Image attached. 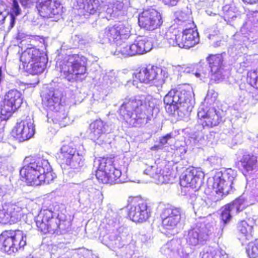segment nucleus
Listing matches in <instances>:
<instances>
[{
    "label": "nucleus",
    "instance_id": "obj_34",
    "mask_svg": "<svg viewBox=\"0 0 258 258\" xmlns=\"http://www.w3.org/2000/svg\"><path fill=\"white\" fill-rule=\"evenodd\" d=\"M76 148L74 147L73 143H69L67 145H63L56 154V159L58 162L62 167V164L69 161L71 157L76 154Z\"/></svg>",
    "mask_w": 258,
    "mask_h": 258
},
{
    "label": "nucleus",
    "instance_id": "obj_20",
    "mask_svg": "<svg viewBox=\"0 0 258 258\" xmlns=\"http://www.w3.org/2000/svg\"><path fill=\"white\" fill-rule=\"evenodd\" d=\"M35 133L34 121L30 117L18 121L12 132V136L19 142H23L32 138Z\"/></svg>",
    "mask_w": 258,
    "mask_h": 258
},
{
    "label": "nucleus",
    "instance_id": "obj_17",
    "mask_svg": "<svg viewBox=\"0 0 258 258\" xmlns=\"http://www.w3.org/2000/svg\"><path fill=\"white\" fill-rule=\"evenodd\" d=\"M36 8L41 17L52 19V21L59 20L63 13V7L60 4L51 0H39Z\"/></svg>",
    "mask_w": 258,
    "mask_h": 258
},
{
    "label": "nucleus",
    "instance_id": "obj_43",
    "mask_svg": "<svg viewBox=\"0 0 258 258\" xmlns=\"http://www.w3.org/2000/svg\"><path fill=\"white\" fill-rule=\"evenodd\" d=\"M252 63V58L250 55L240 56L235 66L237 72L242 74L246 68L250 67Z\"/></svg>",
    "mask_w": 258,
    "mask_h": 258
},
{
    "label": "nucleus",
    "instance_id": "obj_11",
    "mask_svg": "<svg viewBox=\"0 0 258 258\" xmlns=\"http://www.w3.org/2000/svg\"><path fill=\"white\" fill-rule=\"evenodd\" d=\"M78 3L80 9L89 14L106 11L111 15H115L123 6L122 2L116 0H78Z\"/></svg>",
    "mask_w": 258,
    "mask_h": 258
},
{
    "label": "nucleus",
    "instance_id": "obj_54",
    "mask_svg": "<svg viewBox=\"0 0 258 258\" xmlns=\"http://www.w3.org/2000/svg\"><path fill=\"white\" fill-rule=\"evenodd\" d=\"M100 191L95 188H91V190L88 191V201L90 203H94L97 197L99 196Z\"/></svg>",
    "mask_w": 258,
    "mask_h": 258
},
{
    "label": "nucleus",
    "instance_id": "obj_63",
    "mask_svg": "<svg viewBox=\"0 0 258 258\" xmlns=\"http://www.w3.org/2000/svg\"><path fill=\"white\" fill-rule=\"evenodd\" d=\"M3 78L4 77H3V74H2V68H0V82L3 79Z\"/></svg>",
    "mask_w": 258,
    "mask_h": 258
},
{
    "label": "nucleus",
    "instance_id": "obj_32",
    "mask_svg": "<svg viewBox=\"0 0 258 258\" xmlns=\"http://www.w3.org/2000/svg\"><path fill=\"white\" fill-rule=\"evenodd\" d=\"M144 172L153 178H158L162 183L167 182L169 180V176L170 173L167 168H164L163 169L161 166L158 167L155 165L147 167Z\"/></svg>",
    "mask_w": 258,
    "mask_h": 258
},
{
    "label": "nucleus",
    "instance_id": "obj_37",
    "mask_svg": "<svg viewBox=\"0 0 258 258\" xmlns=\"http://www.w3.org/2000/svg\"><path fill=\"white\" fill-rule=\"evenodd\" d=\"M47 62V57L41 56V60H37L29 64L25 65V71L32 75H38L42 73Z\"/></svg>",
    "mask_w": 258,
    "mask_h": 258
},
{
    "label": "nucleus",
    "instance_id": "obj_10",
    "mask_svg": "<svg viewBox=\"0 0 258 258\" xmlns=\"http://www.w3.org/2000/svg\"><path fill=\"white\" fill-rule=\"evenodd\" d=\"M217 93L213 90H209L203 104L198 109L197 115L199 122L203 127H211L218 124L220 117L216 110L213 107H205L206 105L211 106L217 100Z\"/></svg>",
    "mask_w": 258,
    "mask_h": 258
},
{
    "label": "nucleus",
    "instance_id": "obj_4",
    "mask_svg": "<svg viewBox=\"0 0 258 258\" xmlns=\"http://www.w3.org/2000/svg\"><path fill=\"white\" fill-rule=\"evenodd\" d=\"M193 91L179 87L170 90L164 96L165 109L169 114L177 112L181 117L188 115L195 104Z\"/></svg>",
    "mask_w": 258,
    "mask_h": 258
},
{
    "label": "nucleus",
    "instance_id": "obj_3",
    "mask_svg": "<svg viewBox=\"0 0 258 258\" xmlns=\"http://www.w3.org/2000/svg\"><path fill=\"white\" fill-rule=\"evenodd\" d=\"M20 170L21 176L32 185L49 184L54 176L47 159L42 157H27Z\"/></svg>",
    "mask_w": 258,
    "mask_h": 258
},
{
    "label": "nucleus",
    "instance_id": "obj_16",
    "mask_svg": "<svg viewBox=\"0 0 258 258\" xmlns=\"http://www.w3.org/2000/svg\"><path fill=\"white\" fill-rule=\"evenodd\" d=\"M128 207V216L135 222H145L151 216V208L143 199L134 200Z\"/></svg>",
    "mask_w": 258,
    "mask_h": 258
},
{
    "label": "nucleus",
    "instance_id": "obj_51",
    "mask_svg": "<svg viewBox=\"0 0 258 258\" xmlns=\"http://www.w3.org/2000/svg\"><path fill=\"white\" fill-rule=\"evenodd\" d=\"M246 252L250 258H258V241L250 242L248 245Z\"/></svg>",
    "mask_w": 258,
    "mask_h": 258
},
{
    "label": "nucleus",
    "instance_id": "obj_24",
    "mask_svg": "<svg viewBox=\"0 0 258 258\" xmlns=\"http://www.w3.org/2000/svg\"><path fill=\"white\" fill-rule=\"evenodd\" d=\"M247 206V204L244 197L241 196L231 203L222 207L220 217L223 224L229 222L232 215L242 211Z\"/></svg>",
    "mask_w": 258,
    "mask_h": 258
},
{
    "label": "nucleus",
    "instance_id": "obj_28",
    "mask_svg": "<svg viewBox=\"0 0 258 258\" xmlns=\"http://www.w3.org/2000/svg\"><path fill=\"white\" fill-rule=\"evenodd\" d=\"M184 72L186 74H193L201 80L207 78L212 79V74L206 60H201L199 63L191 65L186 68Z\"/></svg>",
    "mask_w": 258,
    "mask_h": 258
},
{
    "label": "nucleus",
    "instance_id": "obj_41",
    "mask_svg": "<svg viewBox=\"0 0 258 258\" xmlns=\"http://www.w3.org/2000/svg\"><path fill=\"white\" fill-rule=\"evenodd\" d=\"M202 258H227L228 254L221 249L212 246H206L201 252Z\"/></svg>",
    "mask_w": 258,
    "mask_h": 258
},
{
    "label": "nucleus",
    "instance_id": "obj_12",
    "mask_svg": "<svg viewBox=\"0 0 258 258\" xmlns=\"http://www.w3.org/2000/svg\"><path fill=\"white\" fill-rule=\"evenodd\" d=\"M131 26L123 24H117L109 26L99 32L98 38L102 44L115 43L118 46H122L124 40L131 36Z\"/></svg>",
    "mask_w": 258,
    "mask_h": 258
},
{
    "label": "nucleus",
    "instance_id": "obj_61",
    "mask_svg": "<svg viewBox=\"0 0 258 258\" xmlns=\"http://www.w3.org/2000/svg\"><path fill=\"white\" fill-rule=\"evenodd\" d=\"M218 31H215L214 34L209 33L208 37L209 39H213L214 37H215L218 34Z\"/></svg>",
    "mask_w": 258,
    "mask_h": 258
},
{
    "label": "nucleus",
    "instance_id": "obj_21",
    "mask_svg": "<svg viewBox=\"0 0 258 258\" xmlns=\"http://www.w3.org/2000/svg\"><path fill=\"white\" fill-rule=\"evenodd\" d=\"M205 174L200 168L190 167L182 174L180 183L181 186L199 188L202 185Z\"/></svg>",
    "mask_w": 258,
    "mask_h": 258
},
{
    "label": "nucleus",
    "instance_id": "obj_46",
    "mask_svg": "<svg viewBox=\"0 0 258 258\" xmlns=\"http://www.w3.org/2000/svg\"><path fill=\"white\" fill-rule=\"evenodd\" d=\"M162 220V225L164 229L170 230H174L180 224L181 217L174 218H166Z\"/></svg>",
    "mask_w": 258,
    "mask_h": 258
},
{
    "label": "nucleus",
    "instance_id": "obj_45",
    "mask_svg": "<svg viewBox=\"0 0 258 258\" xmlns=\"http://www.w3.org/2000/svg\"><path fill=\"white\" fill-rule=\"evenodd\" d=\"M140 47H141L142 52L145 54L150 51L153 47V43L150 38L144 36H138L137 37Z\"/></svg>",
    "mask_w": 258,
    "mask_h": 258
},
{
    "label": "nucleus",
    "instance_id": "obj_60",
    "mask_svg": "<svg viewBox=\"0 0 258 258\" xmlns=\"http://www.w3.org/2000/svg\"><path fill=\"white\" fill-rule=\"evenodd\" d=\"M248 19H249L248 22H250L253 25H255L258 22V19L256 17H254V16L253 15L252 17L249 16Z\"/></svg>",
    "mask_w": 258,
    "mask_h": 258
},
{
    "label": "nucleus",
    "instance_id": "obj_58",
    "mask_svg": "<svg viewBox=\"0 0 258 258\" xmlns=\"http://www.w3.org/2000/svg\"><path fill=\"white\" fill-rule=\"evenodd\" d=\"M22 6L26 8L31 7L33 5V0H19Z\"/></svg>",
    "mask_w": 258,
    "mask_h": 258
},
{
    "label": "nucleus",
    "instance_id": "obj_2",
    "mask_svg": "<svg viewBox=\"0 0 258 258\" xmlns=\"http://www.w3.org/2000/svg\"><path fill=\"white\" fill-rule=\"evenodd\" d=\"M63 206L55 203L49 209H42L35 217L36 225L43 233L63 234L71 228V222L62 213Z\"/></svg>",
    "mask_w": 258,
    "mask_h": 258
},
{
    "label": "nucleus",
    "instance_id": "obj_49",
    "mask_svg": "<svg viewBox=\"0 0 258 258\" xmlns=\"http://www.w3.org/2000/svg\"><path fill=\"white\" fill-rule=\"evenodd\" d=\"M116 81V75L113 71H110L106 73L103 76L102 86L103 87L107 88L109 85H112Z\"/></svg>",
    "mask_w": 258,
    "mask_h": 258
},
{
    "label": "nucleus",
    "instance_id": "obj_29",
    "mask_svg": "<svg viewBox=\"0 0 258 258\" xmlns=\"http://www.w3.org/2000/svg\"><path fill=\"white\" fill-rule=\"evenodd\" d=\"M89 137L91 140L96 142L100 140L103 141L105 134L108 131V126L101 119H97L92 122L90 125Z\"/></svg>",
    "mask_w": 258,
    "mask_h": 258
},
{
    "label": "nucleus",
    "instance_id": "obj_56",
    "mask_svg": "<svg viewBox=\"0 0 258 258\" xmlns=\"http://www.w3.org/2000/svg\"><path fill=\"white\" fill-rule=\"evenodd\" d=\"M208 161L212 165L215 166H220L221 165V158L218 156H211L208 158Z\"/></svg>",
    "mask_w": 258,
    "mask_h": 258
},
{
    "label": "nucleus",
    "instance_id": "obj_18",
    "mask_svg": "<svg viewBox=\"0 0 258 258\" xmlns=\"http://www.w3.org/2000/svg\"><path fill=\"white\" fill-rule=\"evenodd\" d=\"M138 23L141 27L147 30L152 31L159 27L163 21L161 14L157 11L149 9L139 14Z\"/></svg>",
    "mask_w": 258,
    "mask_h": 258
},
{
    "label": "nucleus",
    "instance_id": "obj_22",
    "mask_svg": "<svg viewBox=\"0 0 258 258\" xmlns=\"http://www.w3.org/2000/svg\"><path fill=\"white\" fill-rule=\"evenodd\" d=\"M206 61L212 74V79L220 81L224 79L228 74L223 63V58L221 54L210 55Z\"/></svg>",
    "mask_w": 258,
    "mask_h": 258
},
{
    "label": "nucleus",
    "instance_id": "obj_15",
    "mask_svg": "<svg viewBox=\"0 0 258 258\" xmlns=\"http://www.w3.org/2000/svg\"><path fill=\"white\" fill-rule=\"evenodd\" d=\"M22 103L21 93L17 90H10L5 96L1 105V118L7 120L12 115Z\"/></svg>",
    "mask_w": 258,
    "mask_h": 258
},
{
    "label": "nucleus",
    "instance_id": "obj_19",
    "mask_svg": "<svg viewBox=\"0 0 258 258\" xmlns=\"http://www.w3.org/2000/svg\"><path fill=\"white\" fill-rule=\"evenodd\" d=\"M23 215L22 208L18 204L6 202L0 209V223H16L21 220Z\"/></svg>",
    "mask_w": 258,
    "mask_h": 258
},
{
    "label": "nucleus",
    "instance_id": "obj_57",
    "mask_svg": "<svg viewBox=\"0 0 258 258\" xmlns=\"http://www.w3.org/2000/svg\"><path fill=\"white\" fill-rule=\"evenodd\" d=\"M173 138L172 135L171 133L167 134L164 136L161 137L159 139V143L164 147V145L169 144V141Z\"/></svg>",
    "mask_w": 258,
    "mask_h": 258
},
{
    "label": "nucleus",
    "instance_id": "obj_42",
    "mask_svg": "<svg viewBox=\"0 0 258 258\" xmlns=\"http://www.w3.org/2000/svg\"><path fill=\"white\" fill-rule=\"evenodd\" d=\"M9 12L6 4L0 0V25H2L7 18L10 20V24L8 26V30H11L14 26L16 23V16L10 15L8 16Z\"/></svg>",
    "mask_w": 258,
    "mask_h": 258
},
{
    "label": "nucleus",
    "instance_id": "obj_35",
    "mask_svg": "<svg viewBox=\"0 0 258 258\" xmlns=\"http://www.w3.org/2000/svg\"><path fill=\"white\" fill-rule=\"evenodd\" d=\"M48 112L47 116L48 121L50 122V119L54 123H58L61 127L66 126L68 122L69 119L67 118V111L64 109V106L58 110L51 111Z\"/></svg>",
    "mask_w": 258,
    "mask_h": 258
},
{
    "label": "nucleus",
    "instance_id": "obj_1",
    "mask_svg": "<svg viewBox=\"0 0 258 258\" xmlns=\"http://www.w3.org/2000/svg\"><path fill=\"white\" fill-rule=\"evenodd\" d=\"M155 101L150 95L125 98L119 108V114L130 126L140 127L147 123V114L154 108Z\"/></svg>",
    "mask_w": 258,
    "mask_h": 258
},
{
    "label": "nucleus",
    "instance_id": "obj_8",
    "mask_svg": "<svg viewBox=\"0 0 258 258\" xmlns=\"http://www.w3.org/2000/svg\"><path fill=\"white\" fill-rule=\"evenodd\" d=\"M237 176V171L231 168L218 172L213 178L214 191L211 198L216 203L221 200L223 196L232 191L234 181Z\"/></svg>",
    "mask_w": 258,
    "mask_h": 258
},
{
    "label": "nucleus",
    "instance_id": "obj_27",
    "mask_svg": "<svg viewBox=\"0 0 258 258\" xmlns=\"http://www.w3.org/2000/svg\"><path fill=\"white\" fill-rule=\"evenodd\" d=\"M189 26L182 29L181 32V41L179 47L188 49L198 44L200 41L197 30Z\"/></svg>",
    "mask_w": 258,
    "mask_h": 258
},
{
    "label": "nucleus",
    "instance_id": "obj_33",
    "mask_svg": "<svg viewBox=\"0 0 258 258\" xmlns=\"http://www.w3.org/2000/svg\"><path fill=\"white\" fill-rule=\"evenodd\" d=\"M141 47L139 46L137 38L130 44H126L124 42L122 46H118L116 48L115 53H120L123 55L132 56L136 55L143 54Z\"/></svg>",
    "mask_w": 258,
    "mask_h": 258
},
{
    "label": "nucleus",
    "instance_id": "obj_38",
    "mask_svg": "<svg viewBox=\"0 0 258 258\" xmlns=\"http://www.w3.org/2000/svg\"><path fill=\"white\" fill-rule=\"evenodd\" d=\"M211 200L214 202V206L215 203L212 200L211 197L210 198H208L206 200H204L201 197L197 196L196 194H193L190 196L188 202L192 206V208L195 213H196L197 212L202 210L206 206L208 207L213 206L212 203L209 204Z\"/></svg>",
    "mask_w": 258,
    "mask_h": 258
},
{
    "label": "nucleus",
    "instance_id": "obj_64",
    "mask_svg": "<svg viewBox=\"0 0 258 258\" xmlns=\"http://www.w3.org/2000/svg\"><path fill=\"white\" fill-rule=\"evenodd\" d=\"M4 166V164L2 162V159H0V169H2V167Z\"/></svg>",
    "mask_w": 258,
    "mask_h": 258
},
{
    "label": "nucleus",
    "instance_id": "obj_52",
    "mask_svg": "<svg viewBox=\"0 0 258 258\" xmlns=\"http://www.w3.org/2000/svg\"><path fill=\"white\" fill-rule=\"evenodd\" d=\"M177 252L180 258H188L189 254L191 252V249L187 247L183 248L180 245V241H179V245L177 246Z\"/></svg>",
    "mask_w": 258,
    "mask_h": 258
},
{
    "label": "nucleus",
    "instance_id": "obj_13",
    "mask_svg": "<svg viewBox=\"0 0 258 258\" xmlns=\"http://www.w3.org/2000/svg\"><path fill=\"white\" fill-rule=\"evenodd\" d=\"M134 76L135 79L134 83L137 80L141 83L159 87L164 83L168 74L160 68L148 66L137 70L134 73Z\"/></svg>",
    "mask_w": 258,
    "mask_h": 258
},
{
    "label": "nucleus",
    "instance_id": "obj_23",
    "mask_svg": "<svg viewBox=\"0 0 258 258\" xmlns=\"http://www.w3.org/2000/svg\"><path fill=\"white\" fill-rule=\"evenodd\" d=\"M62 91L58 89L51 88L42 97L44 108L49 112L62 108Z\"/></svg>",
    "mask_w": 258,
    "mask_h": 258
},
{
    "label": "nucleus",
    "instance_id": "obj_55",
    "mask_svg": "<svg viewBox=\"0 0 258 258\" xmlns=\"http://www.w3.org/2000/svg\"><path fill=\"white\" fill-rule=\"evenodd\" d=\"M21 9L18 2L16 0H13L12 5L11 11L10 15L17 16L20 14Z\"/></svg>",
    "mask_w": 258,
    "mask_h": 258
},
{
    "label": "nucleus",
    "instance_id": "obj_48",
    "mask_svg": "<svg viewBox=\"0 0 258 258\" xmlns=\"http://www.w3.org/2000/svg\"><path fill=\"white\" fill-rule=\"evenodd\" d=\"M223 18L225 21L229 22L237 17L236 8L229 5H225L223 7Z\"/></svg>",
    "mask_w": 258,
    "mask_h": 258
},
{
    "label": "nucleus",
    "instance_id": "obj_25",
    "mask_svg": "<svg viewBox=\"0 0 258 258\" xmlns=\"http://www.w3.org/2000/svg\"><path fill=\"white\" fill-rule=\"evenodd\" d=\"M239 164L242 167V172L245 176L256 177L258 174L257 157L252 154L245 153L239 160Z\"/></svg>",
    "mask_w": 258,
    "mask_h": 258
},
{
    "label": "nucleus",
    "instance_id": "obj_6",
    "mask_svg": "<svg viewBox=\"0 0 258 258\" xmlns=\"http://www.w3.org/2000/svg\"><path fill=\"white\" fill-rule=\"evenodd\" d=\"M87 59L81 54L69 55L62 61L57 63L59 71L69 81H81L86 73ZM58 68V67H57Z\"/></svg>",
    "mask_w": 258,
    "mask_h": 258
},
{
    "label": "nucleus",
    "instance_id": "obj_59",
    "mask_svg": "<svg viewBox=\"0 0 258 258\" xmlns=\"http://www.w3.org/2000/svg\"><path fill=\"white\" fill-rule=\"evenodd\" d=\"M163 149V147L161 145V144L159 142V144L157 145H155L154 146L151 148V149L153 151H157L159 150H162Z\"/></svg>",
    "mask_w": 258,
    "mask_h": 258
},
{
    "label": "nucleus",
    "instance_id": "obj_36",
    "mask_svg": "<svg viewBox=\"0 0 258 258\" xmlns=\"http://www.w3.org/2000/svg\"><path fill=\"white\" fill-rule=\"evenodd\" d=\"M181 31L175 24L169 27L165 33V39L170 46H178L181 41Z\"/></svg>",
    "mask_w": 258,
    "mask_h": 258
},
{
    "label": "nucleus",
    "instance_id": "obj_40",
    "mask_svg": "<svg viewBox=\"0 0 258 258\" xmlns=\"http://www.w3.org/2000/svg\"><path fill=\"white\" fill-rule=\"evenodd\" d=\"M253 224L254 221L250 219L241 221L238 224V230L245 237V239L247 240H251L252 237Z\"/></svg>",
    "mask_w": 258,
    "mask_h": 258
},
{
    "label": "nucleus",
    "instance_id": "obj_50",
    "mask_svg": "<svg viewBox=\"0 0 258 258\" xmlns=\"http://www.w3.org/2000/svg\"><path fill=\"white\" fill-rule=\"evenodd\" d=\"M106 222L109 225L114 227L118 222V215L117 213L112 210H108L105 216Z\"/></svg>",
    "mask_w": 258,
    "mask_h": 258
},
{
    "label": "nucleus",
    "instance_id": "obj_5",
    "mask_svg": "<svg viewBox=\"0 0 258 258\" xmlns=\"http://www.w3.org/2000/svg\"><path fill=\"white\" fill-rule=\"evenodd\" d=\"M258 92V72L250 71L247 73V83H241L239 85V89L236 102L233 104L231 110L232 119L244 118L246 116V105L248 102V97L252 93L254 97L253 91Z\"/></svg>",
    "mask_w": 258,
    "mask_h": 258
},
{
    "label": "nucleus",
    "instance_id": "obj_62",
    "mask_svg": "<svg viewBox=\"0 0 258 258\" xmlns=\"http://www.w3.org/2000/svg\"><path fill=\"white\" fill-rule=\"evenodd\" d=\"M242 1L249 4H253L258 2V0H242Z\"/></svg>",
    "mask_w": 258,
    "mask_h": 258
},
{
    "label": "nucleus",
    "instance_id": "obj_47",
    "mask_svg": "<svg viewBox=\"0 0 258 258\" xmlns=\"http://www.w3.org/2000/svg\"><path fill=\"white\" fill-rule=\"evenodd\" d=\"M179 245V240L172 239L168 241L161 248V252L164 255H170V253L176 250L177 246Z\"/></svg>",
    "mask_w": 258,
    "mask_h": 258
},
{
    "label": "nucleus",
    "instance_id": "obj_14",
    "mask_svg": "<svg viewBox=\"0 0 258 258\" xmlns=\"http://www.w3.org/2000/svg\"><path fill=\"white\" fill-rule=\"evenodd\" d=\"M26 244V237L22 231H5L0 235V249L8 254L16 252Z\"/></svg>",
    "mask_w": 258,
    "mask_h": 258
},
{
    "label": "nucleus",
    "instance_id": "obj_31",
    "mask_svg": "<svg viewBox=\"0 0 258 258\" xmlns=\"http://www.w3.org/2000/svg\"><path fill=\"white\" fill-rule=\"evenodd\" d=\"M47 56L46 54L43 51L35 47L28 48L22 53L20 60L24 67L25 65L29 64L37 60H41V56Z\"/></svg>",
    "mask_w": 258,
    "mask_h": 258
},
{
    "label": "nucleus",
    "instance_id": "obj_30",
    "mask_svg": "<svg viewBox=\"0 0 258 258\" xmlns=\"http://www.w3.org/2000/svg\"><path fill=\"white\" fill-rule=\"evenodd\" d=\"M174 24L180 28L194 26L191 10L187 7L184 10L176 11L174 14Z\"/></svg>",
    "mask_w": 258,
    "mask_h": 258
},
{
    "label": "nucleus",
    "instance_id": "obj_39",
    "mask_svg": "<svg viewBox=\"0 0 258 258\" xmlns=\"http://www.w3.org/2000/svg\"><path fill=\"white\" fill-rule=\"evenodd\" d=\"M83 156L77 152L69 161L62 164L64 167L67 166L75 172H80L84 165Z\"/></svg>",
    "mask_w": 258,
    "mask_h": 258
},
{
    "label": "nucleus",
    "instance_id": "obj_26",
    "mask_svg": "<svg viewBox=\"0 0 258 258\" xmlns=\"http://www.w3.org/2000/svg\"><path fill=\"white\" fill-rule=\"evenodd\" d=\"M130 239V236L126 232L119 235L115 233L107 234L101 239L102 243L110 249L120 248L126 245Z\"/></svg>",
    "mask_w": 258,
    "mask_h": 258
},
{
    "label": "nucleus",
    "instance_id": "obj_9",
    "mask_svg": "<svg viewBox=\"0 0 258 258\" xmlns=\"http://www.w3.org/2000/svg\"><path fill=\"white\" fill-rule=\"evenodd\" d=\"M98 164L96 177L102 183L125 182V175L121 171V167L117 168L111 159L103 158L95 161Z\"/></svg>",
    "mask_w": 258,
    "mask_h": 258
},
{
    "label": "nucleus",
    "instance_id": "obj_53",
    "mask_svg": "<svg viewBox=\"0 0 258 258\" xmlns=\"http://www.w3.org/2000/svg\"><path fill=\"white\" fill-rule=\"evenodd\" d=\"M190 138V141H192L195 144L201 143L204 140V133L202 131L195 132L191 135Z\"/></svg>",
    "mask_w": 258,
    "mask_h": 258
},
{
    "label": "nucleus",
    "instance_id": "obj_7",
    "mask_svg": "<svg viewBox=\"0 0 258 258\" xmlns=\"http://www.w3.org/2000/svg\"><path fill=\"white\" fill-rule=\"evenodd\" d=\"M216 222L211 216L198 221L190 229L184 231L186 243L190 246L202 245L214 231Z\"/></svg>",
    "mask_w": 258,
    "mask_h": 258
},
{
    "label": "nucleus",
    "instance_id": "obj_44",
    "mask_svg": "<svg viewBox=\"0 0 258 258\" xmlns=\"http://www.w3.org/2000/svg\"><path fill=\"white\" fill-rule=\"evenodd\" d=\"M160 216L162 219L181 217V209L172 206H168L163 209Z\"/></svg>",
    "mask_w": 258,
    "mask_h": 258
}]
</instances>
